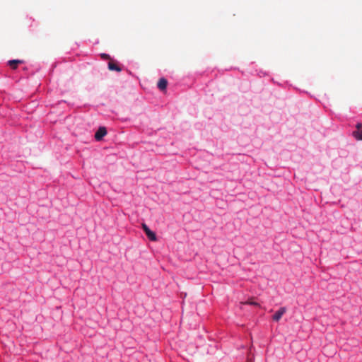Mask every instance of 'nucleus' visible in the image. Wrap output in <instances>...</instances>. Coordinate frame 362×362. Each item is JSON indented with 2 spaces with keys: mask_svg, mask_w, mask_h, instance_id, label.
Masks as SVG:
<instances>
[{
  "mask_svg": "<svg viewBox=\"0 0 362 362\" xmlns=\"http://www.w3.org/2000/svg\"><path fill=\"white\" fill-rule=\"evenodd\" d=\"M141 226H142V228H143V230H144V232H145V233H146L148 229H150V228L147 226V225H146V224H145V223H142Z\"/></svg>",
  "mask_w": 362,
  "mask_h": 362,
  "instance_id": "10",
  "label": "nucleus"
},
{
  "mask_svg": "<svg viewBox=\"0 0 362 362\" xmlns=\"http://www.w3.org/2000/svg\"><path fill=\"white\" fill-rule=\"evenodd\" d=\"M108 69L110 71H116L117 72H120L122 70L121 68L113 61H110L108 63Z\"/></svg>",
  "mask_w": 362,
  "mask_h": 362,
  "instance_id": "5",
  "label": "nucleus"
},
{
  "mask_svg": "<svg viewBox=\"0 0 362 362\" xmlns=\"http://www.w3.org/2000/svg\"><path fill=\"white\" fill-rule=\"evenodd\" d=\"M356 128L358 129V130L362 129V123H358L356 124Z\"/></svg>",
  "mask_w": 362,
  "mask_h": 362,
  "instance_id": "11",
  "label": "nucleus"
},
{
  "mask_svg": "<svg viewBox=\"0 0 362 362\" xmlns=\"http://www.w3.org/2000/svg\"><path fill=\"white\" fill-rule=\"evenodd\" d=\"M100 57L103 59H110V56L107 54H105V53H102L100 54Z\"/></svg>",
  "mask_w": 362,
  "mask_h": 362,
  "instance_id": "9",
  "label": "nucleus"
},
{
  "mask_svg": "<svg viewBox=\"0 0 362 362\" xmlns=\"http://www.w3.org/2000/svg\"><path fill=\"white\" fill-rule=\"evenodd\" d=\"M353 135L356 139L362 140V129L358 131H354L353 132Z\"/></svg>",
  "mask_w": 362,
  "mask_h": 362,
  "instance_id": "7",
  "label": "nucleus"
},
{
  "mask_svg": "<svg viewBox=\"0 0 362 362\" xmlns=\"http://www.w3.org/2000/svg\"><path fill=\"white\" fill-rule=\"evenodd\" d=\"M286 312V308L285 307L280 308L275 314L272 316V320L274 321L278 322L280 320L281 317Z\"/></svg>",
  "mask_w": 362,
  "mask_h": 362,
  "instance_id": "1",
  "label": "nucleus"
},
{
  "mask_svg": "<svg viewBox=\"0 0 362 362\" xmlns=\"http://www.w3.org/2000/svg\"><path fill=\"white\" fill-rule=\"evenodd\" d=\"M244 304H248V305H255V306H259V303H257V302H255V301H252L251 300H249L245 303H243Z\"/></svg>",
  "mask_w": 362,
  "mask_h": 362,
  "instance_id": "8",
  "label": "nucleus"
},
{
  "mask_svg": "<svg viewBox=\"0 0 362 362\" xmlns=\"http://www.w3.org/2000/svg\"><path fill=\"white\" fill-rule=\"evenodd\" d=\"M168 86V81L165 78H161L159 79L158 82V87L160 90H164L166 89Z\"/></svg>",
  "mask_w": 362,
  "mask_h": 362,
  "instance_id": "4",
  "label": "nucleus"
},
{
  "mask_svg": "<svg viewBox=\"0 0 362 362\" xmlns=\"http://www.w3.org/2000/svg\"><path fill=\"white\" fill-rule=\"evenodd\" d=\"M22 60L12 59L8 62V66L13 70L16 69L19 64H22Z\"/></svg>",
  "mask_w": 362,
  "mask_h": 362,
  "instance_id": "3",
  "label": "nucleus"
},
{
  "mask_svg": "<svg viewBox=\"0 0 362 362\" xmlns=\"http://www.w3.org/2000/svg\"><path fill=\"white\" fill-rule=\"evenodd\" d=\"M107 134V130L106 128L104 127H100L95 134V139L97 141H100L103 136H105Z\"/></svg>",
  "mask_w": 362,
  "mask_h": 362,
  "instance_id": "2",
  "label": "nucleus"
},
{
  "mask_svg": "<svg viewBox=\"0 0 362 362\" xmlns=\"http://www.w3.org/2000/svg\"><path fill=\"white\" fill-rule=\"evenodd\" d=\"M145 233L150 240H151V241L157 240V237H156V233L154 232H153L152 230H151L150 229H148Z\"/></svg>",
  "mask_w": 362,
  "mask_h": 362,
  "instance_id": "6",
  "label": "nucleus"
}]
</instances>
